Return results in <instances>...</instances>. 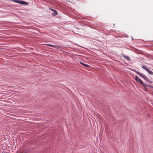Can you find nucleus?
Instances as JSON below:
<instances>
[{
	"instance_id": "1",
	"label": "nucleus",
	"mask_w": 153,
	"mask_h": 153,
	"mask_svg": "<svg viewBox=\"0 0 153 153\" xmlns=\"http://www.w3.org/2000/svg\"><path fill=\"white\" fill-rule=\"evenodd\" d=\"M135 79L137 81V82H139L142 85H143L144 87L145 86H146V85H145L143 83V82L142 81V80L139 78L137 76H136L135 77Z\"/></svg>"
},
{
	"instance_id": "2",
	"label": "nucleus",
	"mask_w": 153,
	"mask_h": 153,
	"mask_svg": "<svg viewBox=\"0 0 153 153\" xmlns=\"http://www.w3.org/2000/svg\"><path fill=\"white\" fill-rule=\"evenodd\" d=\"M12 1H14L15 2L18 3H19L21 4H25V3L26 2L24 1H20L19 0H12Z\"/></svg>"
},
{
	"instance_id": "8",
	"label": "nucleus",
	"mask_w": 153,
	"mask_h": 153,
	"mask_svg": "<svg viewBox=\"0 0 153 153\" xmlns=\"http://www.w3.org/2000/svg\"><path fill=\"white\" fill-rule=\"evenodd\" d=\"M80 63L82 64V65H83L86 66V67H88L89 66L87 64H85L84 63H82V62H80Z\"/></svg>"
},
{
	"instance_id": "5",
	"label": "nucleus",
	"mask_w": 153,
	"mask_h": 153,
	"mask_svg": "<svg viewBox=\"0 0 153 153\" xmlns=\"http://www.w3.org/2000/svg\"><path fill=\"white\" fill-rule=\"evenodd\" d=\"M52 10L54 12L53 13V16H55L58 13L57 11L53 9H52Z\"/></svg>"
},
{
	"instance_id": "7",
	"label": "nucleus",
	"mask_w": 153,
	"mask_h": 153,
	"mask_svg": "<svg viewBox=\"0 0 153 153\" xmlns=\"http://www.w3.org/2000/svg\"><path fill=\"white\" fill-rule=\"evenodd\" d=\"M142 68L146 70V71L149 69L146 65H142Z\"/></svg>"
},
{
	"instance_id": "3",
	"label": "nucleus",
	"mask_w": 153,
	"mask_h": 153,
	"mask_svg": "<svg viewBox=\"0 0 153 153\" xmlns=\"http://www.w3.org/2000/svg\"><path fill=\"white\" fill-rule=\"evenodd\" d=\"M136 72L137 74L140 75L141 77H142V78L144 79H147V77L145 75H143L138 72Z\"/></svg>"
},
{
	"instance_id": "10",
	"label": "nucleus",
	"mask_w": 153,
	"mask_h": 153,
	"mask_svg": "<svg viewBox=\"0 0 153 153\" xmlns=\"http://www.w3.org/2000/svg\"><path fill=\"white\" fill-rule=\"evenodd\" d=\"M144 88H145V90L146 91H147V89H146V88L145 87H144Z\"/></svg>"
},
{
	"instance_id": "4",
	"label": "nucleus",
	"mask_w": 153,
	"mask_h": 153,
	"mask_svg": "<svg viewBox=\"0 0 153 153\" xmlns=\"http://www.w3.org/2000/svg\"><path fill=\"white\" fill-rule=\"evenodd\" d=\"M45 45L50 46L51 47H53L54 48H57L59 47V46H58V45H53L49 44H45Z\"/></svg>"
},
{
	"instance_id": "9",
	"label": "nucleus",
	"mask_w": 153,
	"mask_h": 153,
	"mask_svg": "<svg viewBox=\"0 0 153 153\" xmlns=\"http://www.w3.org/2000/svg\"><path fill=\"white\" fill-rule=\"evenodd\" d=\"M125 58L127 60H130V58L128 56H125Z\"/></svg>"
},
{
	"instance_id": "6",
	"label": "nucleus",
	"mask_w": 153,
	"mask_h": 153,
	"mask_svg": "<svg viewBox=\"0 0 153 153\" xmlns=\"http://www.w3.org/2000/svg\"><path fill=\"white\" fill-rule=\"evenodd\" d=\"M147 71L150 74L153 75V72L151 71L149 69Z\"/></svg>"
}]
</instances>
